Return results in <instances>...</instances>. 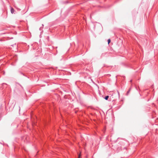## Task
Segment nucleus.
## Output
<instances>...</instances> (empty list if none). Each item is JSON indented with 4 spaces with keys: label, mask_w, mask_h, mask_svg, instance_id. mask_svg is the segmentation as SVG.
Instances as JSON below:
<instances>
[{
    "label": "nucleus",
    "mask_w": 158,
    "mask_h": 158,
    "mask_svg": "<svg viewBox=\"0 0 158 158\" xmlns=\"http://www.w3.org/2000/svg\"><path fill=\"white\" fill-rule=\"evenodd\" d=\"M10 11L12 14L14 13L15 12V10L13 8L11 7L10 9Z\"/></svg>",
    "instance_id": "obj_1"
},
{
    "label": "nucleus",
    "mask_w": 158,
    "mask_h": 158,
    "mask_svg": "<svg viewBox=\"0 0 158 158\" xmlns=\"http://www.w3.org/2000/svg\"><path fill=\"white\" fill-rule=\"evenodd\" d=\"M109 97V96H106L104 98V99L106 100H107Z\"/></svg>",
    "instance_id": "obj_2"
},
{
    "label": "nucleus",
    "mask_w": 158,
    "mask_h": 158,
    "mask_svg": "<svg viewBox=\"0 0 158 158\" xmlns=\"http://www.w3.org/2000/svg\"><path fill=\"white\" fill-rule=\"evenodd\" d=\"M110 42V39H109L108 40V44H109Z\"/></svg>",
    "instance_id": "obj_3"
},
{
    "label": "nucleus",
    "mask_w": 158,
    "mask_h": 158,
    "mask_svg": "<svg viewBox=\"0 0 158 158\" xmlns=\"http://www.w3.org/2000/svg\"><path fill=\"white\" fill-rule=\"evenodd\" d=\"M81 154H79L78 155V158H81Z\"/></svg>",
    "instance_id": "obj_4"
},
{
    "label": "nucleus",
    "mask_w": 158,
    "mask_h": 158,
    "mask_svg": "<svg viewBox=\"0 0 158 158\" xmlns=\"http://www.w3.org/2000/svg\"><path fill=\"white\" fill-rule=\"evenodd\" d=\"M105 55V54H102L101 55V56H103L104 55Z\"/></svg>",
    "instance_id": "obj_5"
},
{
    "label": "nucleus",
    "mask_w": 158,
    "mask_h": 158,
    "mask_svg": "<svg viewBox=\"0 0 158 158\" xmlns=\"http://www.w3.org/2000/svg\"><path fill=\"white\" fill-rule=\"evenodd\" d=\"M130 90H129L127 92V94H128L129 92H130Z\"/></svg>",
    "instance_id": "obj_6"
},
{
    "label": "nucleus",
    "mask_w": 158,
    "mask_h": 158,
    "mask_svg": "<svg viewBox=\"0 0 158 158\" xmlns=\"http://www.w3.org/2000/svg\"><path fill=\"white\" fill-rule=\"evenodd\" d=\"M19 73L22 74H23V73L21 72H19Z\"/></svg>",
    "instance_id": "obj_7"
},
{
    "label": "nucleus",
    "mask_w": 158,
    "mask_h": 158,
    "mask_svg": "<svg viewBox=\"0 0 158 158\" xmlns=\"http://www.w3.org/2000/svg\"><path fill=\"white\" fill-rule=\"evenodd\" d=\"M131 82H132V80H131Z\"/></svg>",
    "instance_id": "obj_8"
}]
</instances>
